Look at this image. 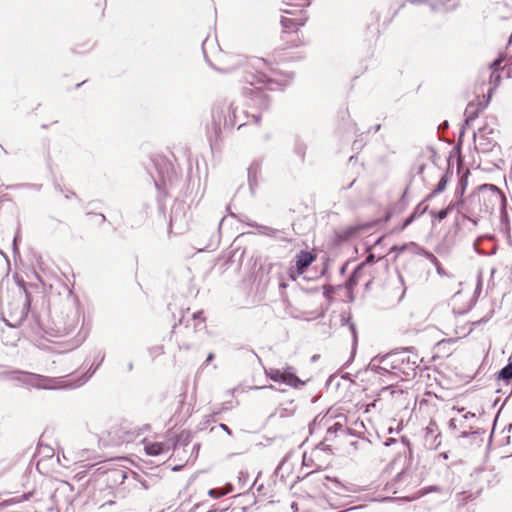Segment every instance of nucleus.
Segmentation results:
<instances>
[{"label": "nucleus", "mask_w": 512, "mask_h": 512, "mask_svg": "<svg viewBox=\"0 0 512 512\" xmlns=\"http://www.w3.org/2000/svg\"><path fill=\"white\" fill-rule=\"evenodd\" d=\"M227 65L222 68L223 71L229 72L236 68H242L241 82L243 94L251 99L253 104L258 107H267L268 97L264 93L262 85H272L276 81L274 70L269 63L262 58H252L246 60L240 55H232L227 57Z\"/></svg>", "instance_id": "nucleus-1"}, {"label": "nucleus", "mask_w": 512, "mask_h": 512, "mask_svg": "<svg viewBox=\"0 0 512 512\" xmlns=\"http://www.w3.org/2000/svg\"><path fill=\"white\" fill-rule=\"evenodd\" d=\"M153 170L151 176L154 180L156 189L165 191L174 188V183L178 180V175L173 162L165 156L158 155L152 159Z\"/></svg>", "instance_id": "nucleus-2"}, {"label": "nucleus", "mask_w": 512, "mask_h": 512, "mask_svg": "<svg viewBox=\"0 0 512 512\" xmlns=\"http://www.w3.org/2000/svg\"><path fill=\"white\" fill-rule=\"evenodd\" d=\"M496 129L493 123L486 122L477 132H474V145L478 152L487 153L496 147Z\"/></svg>", "instance_id": "nucleus-3"}, {"label": "nucleus", "mask_w": 512, "mask_h": 512, "mask_svg": "<svg viewBox=\"0 0 512 512\" xmlns=\"http://www.w3.org/2000/svg\"><path fill=\"white\" fill-rule=\"evenodd\" d=\"M23 383L41 389H53L58 384L57 378H50L34 373L20 372L18 378Z\"/></svg>", "instance_id": "nucleus-4"}, {"label": "nucleus", "mask_w": 512, "mask_h": 512, "mask_svg": "<svg viewBox=\"0 0 512 512\" xmlns=\"http://www.w3.org/2000/svg\"><path fill=\"white\" fill-rule=\"evenodd\" d=\"M266 375L274 382L284 383L291 387H298L303 382L292 372L291 368L286 370L270 368L265 370Z\"/></svg>", "instance_id": "nucleus-5"}, {"label": "nucleus", "mask_w": 512, "mask_h": 512, "mask_svg": "<svg viewBox=\"0 0 512 512\" xmlns=\"http://www.w3.org/2000/svg\"><path fill=\"white\" fill-rule=\"evenodd\" d=\"M315 260V256L307 251H300L295 256V270L290 269V277L296 280L297 276L303 274Z\"/></svg>", "instance_id": "nucleus-6"}, {"label": "nucleus", "mask_w": 512, "mask_h": 512, "mask_svg": "<svg viewBox=\"0 0 512 512\" xmlns=\"http://www.w3.org/2000/svg\"><path fill=\"white\" fill-rule=\"evenodd\" d=\"M424 441L427 448L436 450L441 445V432L435 421L431 420L425 428Z\"/></svg>", "instance_id": "nucleus-7"}, {"label": "nucleus", "mask_w": 512, "mask_h": 512, "mask_svg": "<svg viewBox=\"0 0 512 512\" xmlns=\"http://www.w3.org/2000/svg\"><path fill=\"white\" fill-rule=\"evenodd\" d=\"M425 169H428L430 172L437 173L439 176H441L437 184V187L432 192H443L446 188V183L449 178L448 174H441L439 169L434 164H429L428 166H426L425 164H419L417 166L418 174L422 176Z\"/></svg>", "instance_id": "nucleus-8"}, {"label": "nucleus", "mask_w": 512, "mask_h": 512, "mask_svg": "<svg viewBox=\"0 0 512 512\" xmlns=\"http://www.w3.org/2000/svg\"><path fill=\"white\" fill-rule=\"evenodd\" d=\"M144 449L150 456H158L163 453L169 452V446L161 442H148L144 443Z\"/></svg>", "instance_id": "nucleus-9"}, {"label": "nucleus", "mask_w": 512, "mask_h": 512, "mask_svg": "<svg viewBox=\"0 0 512 512\" xmlns=\"http://www.w3.org/2000/svg\"><path fill=\"white\" fill-rule=\"evenodd\" d=\"M404 362V359L401 355H391V356H387L384 360H383V363L387 366V365H390L391 368L393 370H396L394 372V374H397V372H402L404 374H407L404 369H402L399 364L400 363H403Z\"/></svg>", "instance_id": "nucleus-10"}, {"label": "nucleus", "mask_w": 512, "mask_h": 512, "mask_svg": "<svg viewBox=\"0 0 512 512\" xmlns=\"http://www.w3.org/2000/svg\"><path fill=\"white\" fill-rule=\"evenodd\" d=\"M307 20V17H296V18H288L282 17L281 24L284 29H291L296 26H303Z\"/></svg>", "instance_id": "nucleus-11"}, {"label": "nucleus", "mask_w": 512, "mask_h": 512, "mask_svg": "<svg viewBox=\"0 0 512 512\" xmlns=\"http://www.w3.org/2000/svg\"><path fill=\"white\" fill-rule=\"evenodd\" d=\"M420 4L430 7L434 11L446 10L449 6L441 0H416Z\"/></svg>", "instance_id": "nucleus-12"}, {"label": "nucleus", "mask_w": 512, "mask_h": 512, "mask_svg": "<svg viewBox=\"0 0 512 512\" xmlns=\"http://www.w3.org/2000/svg\"><path fill=\"white\" fill-rule=\"evenodd\" d=\"M465 115H466L465 126H468L472 121H474L477 118L478 110L475 108V106L473 104H469L466 107Z\"/></svg>", "instance_id": "nucleus-13"}, {"label": "nucleus", "mask_w": 512, "mask_h": 512, "mask_svg": "<svg viewBox=\"0 0 512 512\" xmlns=\"http://www.w3.org/2000/svg\"><path fill=\"white\" fill-rule=\"evenodd\" d=\"M469 171H466L459 179V182H458V187H457V191L458 192H465V190L467 189V185H468V176H469Z\"/></svg>", "instance_id": "nucleus-14"}, {"label": "nucleus", "mask_w": 512, "mask_h": 512, "mask_svg": "<svg viewBox=\"0 0 512 512\" xmlns=\"http://www.w3.org/2000/svg\"><path fill=\"white\" fill-rule=\"evenodd\" d=\"M228 110H229V113L231 114L230 120H229L230 125L238 124L239 128H240L242 125L245 124V123H239L238 116L236 114V108L233 107V105L229 106Z\"/></svg>", "instance_id": "nucleus-15"}, {"label": "nucleus", "mask_w": 512, "mask_h": 512, "mask_svg": "<svg viewBox=\"0 0 512 512\" xmlns=\"http://www.w3.org/2000/svg\"><path fill=\"white\" fill-rule=\"evenodd\" d=\"M231 487H229V489H217V488H214V489H210L208 494L212 497V498H220L226 494H228L230 491H231Z\"/></svg>", "instance_id": "nucleus-16"}, {"label": "nucleus", "mask_w": 512, "mask_h": 512, "mask_svg": "<svg viewBox=\"0 0 512 512\" xmlns=\"http://www.w3.org/2000/svg\"><path fill=\"white\" fill-rule=\"evenodd\" d=\"M479 192H502L497 186L493 184H482L478 186Z\"/></svg>", "instance_id": "nucleus-17"}, {"label": "nucleus", "mask_w": 512, "mask_h": 512, "mask_svg": "<svg viewBox=\"0 0 512 512\" xmlns=\"http://www.w3.org/2000/svg\"><path fill=\"white\" fill-rule=\"evenodd\" d=\"M408 248H415L416 249V248H418V246L415 243L411 242L409 244H404L402 246H393L391 248V251H394L397 254H401V253H403Z\"/></svg>", "instance_id": "nucleus-18"}, {"label": "nucleus", "mask_w": 512, "mask_h": 512, "mask_svg": "<svg viewBox=\"0 0 512 512\" xmlns=\"http://www.w3.org/2000/svg\"><path fill=\"white\" fill-rule=\"evenodd\" d=\"M451 210V206H448L446 209H442L438 212L431 211V215L436 217L439 221L445 219L448 215V212Z\"/></svg>", "instance_id": "nucleus-19"}, {"label": "nucleus", "mask_w": 512, "mask_h": 512, "mask_svg": "<svg viewBox=\"0 0 512 512\" xmlns=\"http://www.w3.org/2000/svg\"><path fill=\"white\" fill-rule=\"evenodd\" d=\"M500 377L506 380L512 379V363L508 364L500 371Z\"/></svg>", "instance_id": "nucleus-20"}, {"label": "nucleus", "mask_w": 512, "mask_h": 512, "mask_svg": "<svg viewBox=\"0 0 512 512\" xmlns=\"http://www.w3.org/2000/svg\"><path fill=\"white\" fill-rule=\"evenodd\" d=\"M288 6H308L310 2L308 0H290L286 3Z\"/></svg>", "instance_id": "nucleus-21"}, {"label": "nucleus", "mask_w": 512, "mask_h": 512, "mask_svg": "<svg viewBox=\"0 0 512 512\" xmlns=\"http://www.w3.org/2000/svg\"><path fill=\"white\" fill-rule=\"evenodd\" d=\"M194 317V320H195V327H198L199 325H203L204 324V318L202 317V312H198V313H195L193 315Z\"/></svg>", "instance_id": "nucleus-22"}, {"label": "nucleus", "mask_w": 512, "mask_h": 512, "mask_svg": "<svg viewBox=\"0 0 512 512\" xmlns=\"http://www.w3.org/2000/svg\"><path fill=\"white\" fill-rule=\"evenodd\" d=\"M448 427H449V429H450V430H452V431H456V430H458V429H459V428H458V419H456V418H451V419H450V421H449V423H448Z\"/></svg>", "instance_id": "nucleus-23"}, {"label": "nucleus", "mask_w": 512, "mask_h": 512, "mask_svg": "<svg viewBox=\"0 0 512 512\" xmlns=\"http://www.w3.org/2000/svg\"><path fill=\"white\" fill-rule=\"evenodd\" d=\"M415 218V213H413L410 217H408L404 222L403 224L401 225L400 227V231L404 230L409 224L412 223V221L414 220Z\"/></svg>", "instance_id": "nucleus-24"}, {"label": "nucleus", "mask_w": 512, "mask_h": 512, "mask_svg": "<svg viewBox=\"0 0 512 512\" xmlns=\"http://www.w3.org/2000/svg\"><path fill=\"white\" fill-rule=\"evenodd\" d=\"M425 256L428 260H430L434 264V266H438L439 261L432 253L425 252Z\"/></svg>", "instance_id": "nucleus-25"}, {"label": "nucleus", "mask_w": 512, "mask_h": 512, "mask_svg": "<svg viewBox=\"0 0 512 512\" xmlns=\"http://www.w3.org/2000/svg\"><path fill=\"white\" fill-rule=\"evenodd\" d=\"M425 256L428 260H430L434 264V266H438L439 261L432 253L425 252Z\"/></svg>", "instance_id": "nucleus-26"}, {"label": "nucleus", "mask_w": 512, "mask_h": 512, "mask_svg": "<svg viewBox=\"0 0 512 512\" xmlns=\"http://www.w3.org/2000/svg\"><path fill=\"white\" fill-rule=\"evenodd\" d=\"M474 417H475V414H474V413L467 412L466 414H464V415L462 416V419H463L464 421H466V420H468V419H470V418H474Z\"/></svg>", "instance_id": "nucleus-27"}, {"label": "nucleus", "mask_w": 512, "mask_h": 512, "mask_svg": "<svg viewBox=\"0 0 512 512\" xmlns=\"http://www.w3.org/2000/svg\"><path fill=\"white\" fill-rule=\"evenodd\" d=\"M339 429H342V425H341V424H339V423H336L334 426L330 427V428L328 429V431H329V432H330V431H332V430H333V431H337V430H339Z\"/></svg>", "instance_id": "nucleus-28"}, {"label": "nucleus", "mask_w": 512, "mask_h": 512, "mask_svg": "<svg viewBox=\"0 0 512 512\" xmlns=\"http://www.w3.org/2000/svg\"><path fill=\"white\" fill-rule=\"evenodd\" d=\"M458 428L467 429L465 426V421L463 419H458Z\"/></svg>", "instance_id": "nucleus-29"}, {"label": "nucleus", "mask_w": 512, "mask_h": 512, "mask_svg": "<svg viewBox=\"0 0 512 512\" xmlns=\"http://www.w3.org/2000/svg\"><path fill=\"white\" fill-rule=\"evenodd\" d=\"M470 434L469 430L467 429H463V431L461 432V434L459 435V437L461 438H466L468 437V435Z\"/></svg>", "instance_id": "nucleus-30"}, {"label": "nucleus", "mask_w": 512, "mask_h": 512, "mask_svg": "<svg viewBox=\"0 0 512 512\" xmlns=\"http://www.w3.org/2000/svg\"><path fill=\"white\" fill-rule=\"evenodd\" d=\"M435 267H436V270H437L438 274L444 275V270H443L440 262L438 263V266H435Z\"/></svg>", "instance_id": "nucleus-31"}, {"label": "nucleus", "mask_w": 512, "mask_h": 512, "mask_svg": "<svg viewBox=\"0 0 512 512\" xmlns=\"http://www.w3.org/2000/svg\"><path fill=\"white\" fill-rule=\"evenodd\" d=\"M499 195H500V197H501V200H502L503 204H504V205H506V201H507L506 194L501 193V194H499Z\"/></svg>", "instance_id": "nucleus-32"}, {"label": "nucleus", "mask_w": 512, "mask_h": 512, "mask_svg": "<svg viewBox=\"0 0 512 512\" xmlns=\"http://www.w3.org/2000/svg\"><path fill=\"white\" fill-rule=\"evenodd\" d=\"M501 63V60H495L493 63H492V67H494L495 69L500 65Z\"/></svg>", "instance_id": "nucleus-33"}, {"label": "nucleus", "mask_w": 512, "mask_h": 512, "mask_svg": "<svg viewBox=\"0 0 512 512\" xmlns=\"http://www.w3.org/2000/svg\"><path fill=\"white\" fill-rule=\"evenodd\" d=\"M214 359V354L213 353H210L208 356H207V362H210Z\"/></svg>", "instance_id": "nucleus-34"}, {"label": "nucleus", "mask_w": 512, "mask_h": 512, "mask_svg": "<svg viewBox=\"0 0 512 512\" xmlns=\"http://www.w3.org/2000/svg\"><path fill=\"white\" fill-rule=\"evenodd\" d=\"M221 428H222L223 430L227 431V433H229V434L231 433V432H230V430H229V428H228L225 424H221Z\"/></svg>", "instance_id": "nucleus-35"}, {"label": "nucleus", "mask_w": 512, "mask_h": 512, "mask_svg": "<svg viewBox=\"0 0 512 512\" xmlns=\"http://www.w3.org/2000/svg\"><path fill=\"white\" fill-rule=\"evenodd\" d=\"M464 132H465V126H464V127H462V129H461L460 137H459L460 139H461V138H462V136L464 135Z\"/></svg>", "instance_id": "nucleus-36"}, {"label": "nucleus", "mask_w": 512, "mask_h": 512, "mask_svg": "<svg viewBox=\"0 0 512 512\" xmlns=\"http://www.w3.org/2000/svg\"><path fill=\"white\" fill-rule=\"evenodd\" d=\"M254 169H255L254 167H250V168L248 169V176H249V177L251 176V173H252V171H253Z\"/></svg>", "instance_id": "nucleus-37"}, {"label": "nucleus", "mask_w": 512, "mask_h": 512, "mask_svg": "<svg viewBox=\"0 0 512 512\" xmlns=\"http://www.w3.org/2000/svg\"><path fill=\"white\" fill-rule=\"evenodd\" d=\"M373 259H374V256H373V255H370V256H368V258H367V262H372V261H373Z\"/></svg>", "instance_id": "nucleus-38"}, {"label": "nucleus", "mask_w": 512, "mask_h": 512, "mask_svg": "<svg viewBox=\"0 0 512 512\" xmlns=\"http://www.w3.org/2000/svg\"><path fill=\"white\" fill-rule=\"evenodd\" d=\"M283 11H284L285 13H287V14H291V15L293 14V11L288 10V9H284Z\"/></svg>", "instance_id": "nucleus-39"}, {"label": "nucleus", "mask_w": 512, "mask_h": 512, "mask_svg": "<svg viewBox=\"0 0 512 512\" xmlns=\"http://www.w3.org/2000/svg\"><path fill=\"white\" fill-rule=\"evenodd\" d=\"M253 119H254L255 122H258L259 121V116L253 115Z\"/></svg>", "instance_id": "nucleus-40"}, {"label": "nucleus", "mask_w": 512, "mask_h": 512, "mask_svg": "<svg viewBox=\"0 0 512 512\" xmlns=\"http://www.w3.org/2000/svg\"><path fill=\"white\" fill-rule=\"evenodd\" d=\"M334 483H335V486H336V487H340V486H341V484H340V483H339V481H337V480H335V481H334Z\"/></svg>", "instance_id": "nucleus-41"}, {"label": "nucleus", "mask_w": 512, "mask_h": 512, "mask_svg": "<svg viewBox=\"0 0 512 512\" xmlns=\"http://www.w3.org/2000/svg\"><path fill=\"white\" fill-rule=\"evenodd\" d=\"M511 43H512V34H511V37L509 39V44H511Z\"/></svg>", "instance_id": "nucleus-42"}, {"label": "nucleus", "mask_w": 512, "mask_h": 512, "mask_svg": "<svg viewBox=\"0 0 512 512\" xmlns=\"http://www.w3.org/2000/svg\"><path fill=\"white\" fill-rule=\"evenodd\" d=\"M250 189H254V186L251 182H250Z\"/></svg>", "instance_id": "nucleus-43"}]
</instances>
